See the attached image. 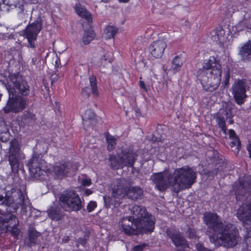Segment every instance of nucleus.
Instances as JSON below:
<instances>
[{"label": "nucleus", "mask_w": 251, "mask_h": 251, "mask_svg": "<svg viewBox=\"0 0 251 251\" xmlns=\"http://www.w3.org/2000/svg\"><path fill=\"white\" fill-rule=\"evenodd\" d=\"M234 106L230 103H225V106H224L223 109L221 110L219 113H222L223 116L226 118L227 122L229 124H232L234 123L232 118L234 116V113L232 111Z\"/></svg>", "instance_id": "21"}, {"label": "nucleus", "mask_w": 251, "mask_h": 251, "mask_svg": "<svg viewBox=\"0 0 251 251\" xmlns=\"http://www.w3.org/2000/svg\"><path fill=\"white\" fill-rule=\"evenodd\" d=\"M142 194L143 190L140 187H130L129 183L122 178L118 180L117 185L113 188L112 197L114 199V201L113 202L112 198L109 197L104 196L103 200L107 207H109L111 204H114L115 206L119 204V202L117 199L119 200L127 196L129 199L137 200L139 199Z\"/></svg>", "instance_id": "5"}, {"label": "nucleus", "mask_w": 251, "mask_h": 251, "mask_svg": "<svg viewBox=\"0 0 251 251\" xmlns=\"http://www.w3.org/2000/svg\"><path fill=\"white\" fill-rule=\"evenodd\" d=\"M229 12H232V13H234V11H229Z\"/></svg>", "instance_id": "53"}, {"label": "nucleus", "mask_w": 251, "mask_h": 251, "mask_svg": "<svg viewBox=\"0 0 251 251\" xmlns=\"http://www.w3.org/2000/svg\"><path fill=\"white\" fill-rule=\"evenodd\" d=\"M85 241H83V242L81 243V244H82V245H85Z\"/></svg>", "instance_id": "51"}, {"label": "nucleus", "mask_w": 251, "mask_h": 251, "mask_svg": "<svg viewBox=\"0 0 251 251\" xmlns=\"http://www.w3.org/2000/svg\"><path fill=\"white\" fill-rule=\"evenodd\" d=\"M102 59L104 60L105 62L107 61L110 62V58L108 56L106 57L105 55L104 56L103 58Z\"/></svg>", "instance_id": "47"}, {"label": "nucleus", "mask_w": 251, "mask_h": 251, "mask_svg": "<svg viewBox=\"0 0 251 251\" xmlns=\"http://www.w3.org/2000/svg\"><path fill=\"white\" fill-rule=\"evenodd\" d=\"M246 87V83L243 79L235 81L232 86V93L238 104L241 105L244 102L247 97Z\"/></svg>", "instance_id": "16"}, {"label": "nucleus", "mask_w": 251, "mask_h": 251, "mask_svg": "<svg viewBox=\"0 0 251 251\" xmlns=\"http://www.w3.org/2000/svg\"><path fill=\"white\" fill-rule=\"evenodd\" d=\"M237 201L247 200L251 196V176H244V178H240L235 182L233 186Z\"/></svg>", "instance_id": "9"}, {"label": "nucleus", "mask_w": 251, "mask_h": 251, "mask_svg": "<svg viewBox=\"0 0 251 251\" xmlns=\"http://www.w3.org/2000/svg\"><path fill=\"white\" fill-rule=\"evenodd\" d=\"M196 177V171L188 166L177 168L172 173H158L151 176L159 191H165L170 186L177 193L182 190L190 188L195 182Z\"/></svg>", "instance_id": "2"}, {"label": "nucleus", "mask_w": 251, "mask_h": 251, "mask_svg": "<svg viewBox=\"0 0 251 251\" xmlns=\"http://www.w3.org/2000/svg\"><path fill=\"white\" fill-rule=\"evenodd\" d=\"M120 2H127L129 0H118Z\"/></svg>", "instance_id": "48"}, {"label": "nucleus", "mask_w": 251, "mask_h": 251, "mask_svg": "<svg viewBox=\"0 0 251 251\" xmlns=\"http://www.w3.org/2000/svg\"><path fill=\"white\" fill-rule=\"evenodd\" d=\"M188 236L189 238L192 239L198 240L199 237L196 234V231L194 229H190L189 230Z\"/></svg>", "instance_id": "40"}, {"label": "nucleus", "mask_w": 251, "mask_h": 251, "mask_svg": "<svg viewBox=\"0 0 251 251\" xmlns=\"http://www.w3.org/2000/svg\"><path fill=\"white\" fill-rule=\"evenodd\" d=\"M22 119L25 123H29L35 121V116L32 113L28 111H25L23 115Z\"/></svg>", "instance_id": "32"}, {"label": "nucleus", "mask_w": 251, "mask_h": 251, "mask_svg": "<svg viewBox=\"0 0 251 251\" xmlns=\"http://www.w3.org/2000/svg\"><path fill=\"white\" fill-rule=\"evenodd\" d=\"M249 201L250 202L251 201V198L250 199Z\"/></svg>", "instance_id": "54"}, {"label": "nucleus", "mask_w": 251, "mask_h": 251, "mask_svg": "<svg viewBox=\"0 0 251 251\" xmlns=\"http://www.w3.org/2000/svg\"><path fill=\"white\" fill-rule=\"evenodd\" d=\"M42 28L41 22L36 21L27 26L24 30V36L27 39L30 48L35 47V41Z\"/></svg>", "instance_id": "15"}, {"label": "nucleus", "mask_w": 251, "mask_h": 251, "mask_svg": "<svg viewBox=\"0 0 251 251\" xmlns=\"http://www.w3.org/2000/svg\"><path fill=\"white\" fill-rule=\"evenodd\" d=\"M19 224L18 220L15 215L9 213L5 214L0 213V231L4 227H13L14 234L15 236H18L19 231L17 228Z\"/></svg>", "instance_id": "19"}, {"label": "nucleus", "mask_w": 251, "mask_h": 251, "mask_svg": "<svg viewBox=\"0 0 251 251\" xmlns=\"http://www.w3.org/2000/svg\"><path fill=\"white\" fill-rule=\"evenodd\" d=\"M89 79L92 93L94 97H97L99 95V92L97 85L96 78L94 76H91Z\"/></svg>", "instance_id": "31"}, {"label": "nucleus", "mask_w": 251, "mask_h": 251, "mask_svg": "<svg viewBox=\"0 0 251 251\" xmlns=\"http://www.w3.org/2000/svg\"><path fill=\"white\" fill-rule=\"evenodd\" d=\"M229 79H230V71L228 69L225 74L224 76V80L223 81V83L225 85V87L228 86L229 83Z\"/></svg>", "instance_id": "37"}, {"label": "nucleus", "mask_w": 251, "mask_h": 251, "mask_svg": "<svg viewBox=\"0 0 251 251\" xmlns=\"http://www.w3.org/2000/svg\"><path fill=\"white\" fill-rule=\"evenodd\" d=\"M196 248L197 251H214L213 250L205 248L202 244L200 243L196 245Z\"/></svg>", "instance_id": "38"}, {"label": "nucleus", "mask_w": 251, "mask_h": 251, "mask_svg": "<svg viewBox=\"0 0 251 251\" xmlns=\"http://www.w3.org/2000/svg\"><path fill=\"white\" fill-rule=\"evenodd\" d=\"M183 63V61L181 56L177 55L175 57L172 61V68L174 73L180 71Z\"/></svg>", "instance_id": "26"}, {"label": "nucleus", "mask_w": 251, "mask_h": 251, "mask_svg": "<svg viewBox=\"0 0 251 251\" xmlns=\"http://www.w3.org/2000/svg\"><path fill=\"white\" fill-rule=\"evenodd\" d=\"M106 138L108 144L107 149L109 151H112L115 147L116 139L108 133L106 134Z\"/></svg>", "instance_id": "34"}, {"label": "nucleus", "mask_w": 251, "mask_h": 251, "mask_svg": "<svg viewBox=\"0 0 251 251\" xmlns=\"http://www.w3.org/2000/svg\"><path fill=\"white\" fill-rule=\"evenodd\" d=\"M131 213L135 215L134 220L142 225L146 231L152 232L154 228L155 218L149 214L144 207L135 205L131 209Z\"/></svg>", "instance_id": "6"}, {"label": "nucleus", "mask_w": 251, "mask_h": 251, "mask_svg": "<svg viewBox=\"0 0 251 251\" xmlns=\"http://www.w3.org/2000/svg\"><path fill=\"white\" fill-rule=\"evenodd\" d=\"M28 103V100L27 98L9 95V99L3 107L2 110L5 114L10 113H17L22 112L25 109Z\"/></svg>", "instance_id": "10"}, {"label": "nucleus", "mask_w": 251, "mask_h": 251, "mask_svg": "<svg viewBox=\"0 0 251 251\" xmlns=\"http://www.w3.org/2000/svg\"><path fill=\"white\" fill-rule=\"evenodd\" d=\"M139 86L142 89H143L145 91H147L146 85L143 81L140 80Z\"/></svg>", "instance_id": "45"}, {"label": "nucleus", "mask_w": 251, "mask_h": 251, "mask_svg": "<svg viewBox=\"0 0 251 251\" xmlns=\"http://www.w3.org/2000/svg\"><path fill=\"white\" fill-rule=\"evenodd\" d=\"M119 224L122 231L128 235H137L140 232L147 231L143 229L142 225L130 217L123 218Z\"/></svg>", "instance_id": "12"}, {"label": "nucleus", "mask_w": 251, "mask_h": 251, "mask_svg": "<svg viewBox=\"0 0 251 251\" xmlns=\"http://www.w3.org/2000/svg\"><path fill=\"white\" fill-rule=\"evenodd\" d=\"M87 89V88L83 89L82 91V94H84L85 92H86Z\"/></svg>", "instance_id": "49"}, {"label": "nucleus", "mask_w": 251, "mask_h": 251, "mask_svg": "<svg viewBox=\"0 0 251 251\" xmlns=\"http://www.w3.org/2000/svg\"><path fill=\"white\" fill-rule=\"evenodd\" d=\"M225 117L223 116L222 113H218L216 117V122L219 127L225 134H226V128L225 121Z\"/></svg>", "instance_id": "27"}, {"label": "nucleus", "mask_w": 251, "mask_h": 251, "mask_svg": "<svg viewBox=\"0 0 251 251\" xmlns=\"http://www.w3.org/2000/svg\"><path fill=\"white\" fill-rule=\"evenodd\" d=\"M6 88L10 96L17 93L27 96L29 93V86L19 74H10Z\"/></svg>", "instance_id": "7"}, {"label": "nucleus", "mask_w": 251, "mask_h": 251, "mask_svg": "<svg viewBox=\"0 0 251 251\" xmlns=\"http://www.w3.org/2000/svg\"><path fill=\"white\" fill-rule=\"evenodd\" d=\"M24 158L23 153L20 151L18 141L15 139L12 140L10 142L8 160L13 172H17L19 161Z\"/></svg>", "instance_id": "13"}, {"label": "nucleus", "mask_w": 251, "mask_h": 251, "mask_svg": "<svg viewBox=\"0 0 251 251\" xmlns=\"http://www.w3.org/2000/svg\"><path fill=\"white\" fill-rule=\"evenodd\" d=\"M75 12L80 17L85 19L88 22H91L92 18L91 14L86 9L84 6L80 3H76L74 7Z\"/></svg>", "instance_id": "22"}, {"label": "nucleus", "mask_w": 251, "mask_h": 251, "mask_svg": "<svg viewBox=\"0 0 251 251\" xmlns=\"http://www.w3.org/2000/svg\"><path fill=\"white\" fill-rule=\"evenodd\" d=\"M97 207V203L96 201H91L87 205V210L89 212L93 211Z\"/></svg>", "instance_id": "41"}, {"label": "nucleus", "mask_w": 251, "mask_h": 251, "mask_svg": "<svg viewBox=\"0 0 251 251\" xmlns=\"http://www.w3.org/2000/svg\"><path fill=\"white\" fill-rule=\"evenodd\" d=\"M229 145L232 150L234 152H238L240 149V142L238 137H234L231 139V141L229 142Z\"/></svg>", "instance_id": "33"}, {"label": "nucleus", "mask_w": 251, "mask_h": 251, "mask_svg": "<svg viewBox=\"0 0 251 251\" xmlns=\"http://www.w3.org/2000/svg\"><path fill=\"white\" fill-rule=\"evenodd\" d=\"M228 134L230 140L232 139V138H234V137H237L236 136V134H235V132L232 129H229L228 131Z\"/></svg>", "instance_id": "44"}, {"label": "nucleus", "mask_w": 251, "mask_h": 251, "mask_svg": "<svg viewBox=\"0 0 251 251\" xmlns=\"http://www.w3.org/2000/svg\"><path fill=\"white\" fill-rule=\"evenodd\" d=\"M237 217L242 222L247 233L248 226L251 225V203H243L237 210Z\"/></svg>", "instance_id": "18"}, {"label": "nucleus", "mask_w": 251, "mask_h": 251, "mask_svg": "<svg viewBox=\"0 0 251 251\" xmlns=\"http://www.w3.org/2000/svg\"><path fill=\"white\" fill-rule=\"evenodd\" d=\"M83 124L85 125H95L96 123L95 115L94 112L90 110H87L82 116Z\"/></svg>", "instance_id": "23"}, {"label": "nucleus", "mask_w": 251, "mask_h": 251, "mask_svg": "<svg viewBox=\"0 0 251 251\" xmlns=\"http://www.w3.org/2000/svg\"><path fill=\"white\" fill-rule=\"evenodd\" d=\"M92 193V192L91 190H90V189H87L86 191H85V194L86 195L88 196L90 194H91Z\"/></svg>", "instance_id": "46"}, {"label": "nucleus", "mask_w": 251, "mask_h": 251, "mask_svg": "<svg viewBox=\"0 0 251 251\" xmlns=\"http://www.w3.org/2000/svg\"><path fill=\"white\" fill-rule=\"evenodd\" d=\"M135 156V153L132 151L123 153L122 156L110 155V165L115 169L122 168L124 166L132 167L134 163Z\"/></svg>", "instance_id": "11"}, {"label": "nucleus", "mask_w": 251, "mask_h": 251, "mask_svg": "<svg viewBox=\"0 0 251 251\" xmlns=\"http://www.w3.org/2000/svg\"><path fill=\"white\" fill-rule=\"evenodd\" d=\"M70 163L56 164L53 166L48 164L44 160L33 157L28 163V168L31 175L35 179L44 180L46 176H53L61 178L65 176L70 170Z\"/></svg>", "instance_id": "4"}, {"label": "nucleus", "mask_w": 251, "mask_h": 251, "mask_svg": "<svg viewBox=\"0 0 251 251\" xmlns=\"http://www.w3.org/2000/svg\"><path fill=\"white\" fill-rule=\"evenodd\" d=\"M82 184L83 186H89L91 184V180L89 178H84L82 180Z\"/></svg>", "instance_id": "43"}, {"label": "nucleus", "mask_w": 251, "mask_h": 251, "mask_svg": "<svg viewBox=\"0 0 251 251\" xmlns=\"http://www.w3.org/2000/svg\"><path fill=\"white\" fill-rule=\"evenodd\" d=\"M166 233L171 239L177 251H181L188 247V243L185 239L175 228H169L167 229Z\"/></svg>", "instance_id": "17"}, {"label": "nucleus", "mask_w": 251, "mask_h": 251, "mask_svg": "<svg viewBox=\"0 0 251 251\" xmlns=\"http://www.w3.org/2000/svg\"><path fill=\"white\" fill-rule=\"evenodd\" d=\"M77 169H78L77 167L76 166H75L74 169H73L72 171L74 172L76 171L77 170Z\"/></svg>", "instance_id": "50"}, {"label": "nucleus", "mask_w": 251, "mask_h": 251, "mask_svg": "<svg viewBox=\"0 0 251 251\" xmlns=\"http://www.w3.org/2000/svg\"><path fill=\"white\" fill-rule=\"evenodd\" d=\"M214 35H212V39L216 42L223 43L224 41L225 31L222 27H219L214 31Z\"/></svg>", "instance_id": "30"}, {"label": "nucleus", "mask_w": 251, "mask_h": 251, "mask_svg": "<svg viewBox=\"0 0 251 251\" xmlns=\"http://www.w3.org/2000/svg\"><path fill=\"white\" fill-rule=\"evenodd\" d=\"M245 241L247 245L251 244V227L249 230H247V233L245 235Z\"/></svg>", "instance_id": "39"}, {"label": "nucleus", "mask_w": 251, "mask_h": 251, "mask_svg": "<svg viewBox=\"0 0 251 251\" xmlns=\"http://www.w3.org/2000/svg\"><path fill=\"white\" fill-rule=\"evenodd\" d=\"M118 28L113 25H107L104 29L103 36L105 39L113 38L117 34Z\"/></svg>", "instance_id": "25"}, {"label": "nucleus", "mask_w": 251, "mask_h": 251, "mask_svg": "<svg viewBox=\"0 0 251 251\" xmlns=\"http://www.w3.org/2000/svg\"><path fill=\"white\" fill-rule=\"evenodd\" d=\"M39 236H40V233L35 231H30L29 233L30 243L28 245L31 246L33 244H34L36 242V239Z\"/></svg>", "instance_id": "35"}, {"label": "nucleus", "mask_w": 251, "mask_h": 251, "mask_svg": "<svg viewBox=\"0 0 251 251\" xmlns=\"http://www.w3.org/2000/svg\"><path fill=\"white\" fill-rule=\"evenodd\" d=\"M239 54L242 59L247 60L250 58L251 55V40H249L240 49Z\"/></svg>", "instance_id": "24"}, {"label": "nucleus", "mask_w": 251, "mask_h": 251, "mask_svg": "<svg viewBox=\"0 0 251 251\" xmlns=\"http://www.w3.org/2000/svg\"><path fill=\"white\" fill-rule=\"evenodd\" d=\"M2 94L0 93V101L1 100Z\"/></svg>", "instance_id": "52"}, {"label": "nucleus", "mask_w": 251, "mask_h": 251, "mask_svg": "<svg viewBox=\"0 0 251 251\" xmlns=\"http://www.w3.org/2000/svg\"><path fill=\"white\" fill-rule=\"evenodd\" d=\"M167 47L166 42L163 39H159L153 42L150 46L151 54L155 58L161 57Z\"/></svg>", "instance_id": "20"}, {"label": "nucleus", "mask_w": 251, "mask_h": 251, "mask_svg": "<svg viewBox=\"0 0 251 251\" xmlns=\"http://www.w3.org/2000/svg\"><path fill=\"white\" fill-rule=\"evenodd\" d=\"M48 215L51 219L56 221L59 220L62 216L61 211L55 207H51L48 210Z\"/></svg>", "instance_id": "28"}, {"label": "nucleus", "mask_w": 251, "mask_h": 251, "mask_svg": "<svg viewBox=\"0 0 251 251\" xmlns=\"http://www.w3.org/2000/svg\"><path fill=\"white\" fill-rule=\"evenodd\" d=\"M222 66L214 56L204 60L203 67L199 70L197 77L203 88L213 92L219 87L221 81Z\"/></svg>", "instance_id": "3"}, {"label": "nucleus", "mask_w": 251, "mask_h": 251, "mask_svg": "<svg viewBox=\"0 0 251 251\" xmlns=\"http://www.w3.org/2000/svg\"><path fill=\"white\" fill-rule=\"evenodd\" d=\"M19 201L16 202L12 196L3 197L0 195V204L12 208V210H9L11 212H16L20 206H21L22 210H25L29 204L28 199L24 195H21Z\"/></svg>", "instance_id": "14"}, {"label": "nucleus", "mask_w": 251, "mask_h": 251, "mask_svg": "<svg viewBox=\"0 0 251 251\" xmlns=\"http://www.w3.org/2000/svg\"><path fill=\"white\" fill-rule=\"evenodd\" d=\"M95 37V34L93 30H86L82 37V42L85 45H88L94 39Z\"/></svg>", "instance_id": "29"}, {"label": "nucleus", "mask_w": 251, "mask_h": 251, "mask_svg": "<svg viewBox=\"0 0 251 251\" xmlns=\"http://www.w3.org/2000/svg\"><path fill=\"white\" fill-rule=\"evenodd\" d=\"M203 221L207 226L206 234L215 246L230 248L237 245L239 236L233 225L223 223L216 214L210 212L204 214Z\"/></svg>", "instance_id": "1"}, {"label": "nucleus", "mask_w": 251, "mask_h": 251, "mask_svg": "<svg viewBox=\"0 0 251 251\" xmlns=\"http://www.w3.org/2000/svg\"><path fill=\"white\" fill-rule=\"evenodd\" d=\"M147 246L146 243H143L134 247L132 250L133 251H142Z\"/></svg>", "instance_id": "42"}, {"label": "nucleus", "mask_w": 251, "mask_h": 251, "mask_svg": "<svg viewBox=\"0 0 251 251\" xmlns=\"http://www.w3.org/2000/svg\"><path fill=\"white\" fill-rule=\"evenodd\" d=\"M9 137V133L7 131V128H5L3 132L0 133V140L2 142H6Z\"/></svg>", "instance_id": "36"}, {"label": "nucleus", "mask_w": 251, "mask_h": 251, "mask_svg": "<svg viewBox=\"0 0 251 251\" xmlns=\"http://www.w3.org/2000/svg\"><path fill=\"white\" fill-rule=\"evenodd\" d=\"M60 204L67 211H77L82 208V202L78 195L74 191L63 194L60 197Z\"/></svg>", "instance_id": "8"}, {"label": "nucleus", "mask_w": 251, "mask_h": 251, "mask_svg": "<svg viewBox=\"0 0 251 251\" xmlns=\"http://www.w3.org/2000/svg\"><path fill=\"white\" fill-rule=\"evenodd\" d=\"M67 238H68V237ZM65 240H66V241H67L68 240V239H66Z\"/></svg>", "instance_id": "55"}]
</instances>
